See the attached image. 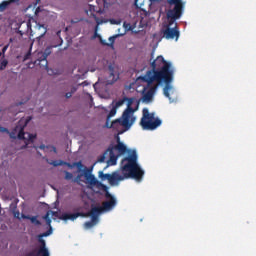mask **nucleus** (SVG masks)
<instances>
[{
	"mask_svg": "<svg viewBox=\"0 0 256 256\" xmlns=\"http://www.w3.org/2000/svg\"><path fill=\"white\" fill-rule=\"evenodd\" d=\"M151 70H148L146 75L141 77L142 81L149 85L153 83H165L166 86L163 89L165 97L171 99L169 90L171 89V82L173 81V75H175V69L171 66L170 62L165 61L163 56H158L151 63Z\"/></svg>",
	"mask_w": 256,
	"mask_h": 256,
	"instance_id": "nucleus-1",
	"label": "nucleus"
},
{
	"mask_svg": "<svg viewBox=\"0 0 256 256\" xmlns=\"http://www.w3.org/2000/svg\"><path fill=\"white\" fill-rule=\"evenodd\" d=\"M122 173L113 172L112 174H105L103 171L98 172V177L101 181H108L111 185H119V181H125V179H135V181H143L145 171L141 169V166L137 164V156L135 152L130 157H125L122 160Z\"/></svg>",
	"mask_w": 256,
	"mask_h": 256,
	"instance_id": "nucleus-2",
	"label": "nucleus"
},
{
	"mask_svg": "<svg viewBox=\"0 0 256 256\" xmlns=\"http://www.w3.org/2000/svg\"><path fill=\"white\" fill-rule=\"evenodd\" d=\"M122 173L113 172L112 174H105L103 171L98 172V177L101 181H108L111 185H119V181H125V179H135V181H143L145 171L141 169V166L137 164V156L135 152L130 157H125L122 160Z\"/></svg>",
	"mask_w": 256,
	"mask_h": 256,
	"instance_id": "nucleus-3",
	"label": "nucleus"
},
{
	"mask_svg": "<svg viewBox=\"0 0 256 256\" xmlns=\"http://www.w3.org/2000/svg\"><path fill=\"white\" fill-rule=\"evenodd\" d=\"M169 9L166 12L168 24H166L160 31L162 39H167V41H179L181 37V32L179 31V26L173 24L175 21L183 17V11L185 9V4L183 0H167Z\"/></svg>",
	"mask_w": 256,
	"mask_h": 256,
	"instance_id": "nucleus-4",
	"label": "nucleus"
},
{
	"mask_svg": "<svg viewBox=\"0 0 256 256\" xmlns=\"http://www.w3.org/2000/svg\"><path fill=\"white\" fill-rule=\"evenodd\" d=\"M126 101H128L127 108L124 110L121 118H118L112 122L113 129H119V127L131 129V125L135 123L133 112L139 109V100H137V98H127Z\"/></svg>",
	"mask_w": 256,
	"mask_h": 256,
	"instance_id": "nucleus-5",
	"label": "nucleus"
},
{
	"mask_svg": "<svg viewBox=\"0 0 256 256\" xmlns=\"http://www.w3.org/2000/svg\"><path fill=\"white\" fill-rule=\"evenodd\" d=\"M0 133H8L10 139H15L17 137L20 141H25L26 147L37 139V134L25 133V130L23 129H13L11 132L9 129H0Z\"/></svg>",
	"mask_w": 256,
	"mask_h": 256,
	"instance_id": "nucleus-6",
	"label": "nucleus"
},
{
	"mask_svg": "<svg viewBox=\"0 0 256 256\" xmlns=\"http://www.w3.org/2000/svg\"><path fill=\"white\" fill-rule=\"evenodd\" d=\"M161 119L155 117L154 113H149L147 108L143 109V117L141 119V125L143 129H157V127H161Z\"/></svg>",
	"mask_w": 256,
	"mask_h": 256,
	"instance_id": "nucleus-7",
	"label": "nucleus"
},
{
	"mask_svg": "<svg viewBox=\"0 0 256 256\" xmlns=\"http://www.w3.org/2000/svg\"><path fill=\"white\" fill-rule=\"evenodd\" d=\"M106 201L102 202V206H94V211H96L97 215H101V213H107L109 211H113L117 205V199L115 196L110 194L109 191L105 192Z\"/></svg>",
	"mask_w": 256,
	"mask_h": 256,
	"instance_id": "nucleus-8",
	"label": "nucleus"
},
{
	"mask_svg": "<svg viewBox=\"0 0 256 256\" xmlns=\"http://www.w3.org/2000/svg\"><path fill=\"white\" fill-rule=\"evenodd\" d=\"M46 161L49 165H53V167H61L63 165H66V167H69L70 169H73L74 167H77L79 173H81V171H83V167H85L83 165V162H81V161L74 162L73 164H71L69 162H65L63 160H52V161H50L49 159H46Z\"/></svg>",
	"mask_w": 256,
	"mask_h": 256,
	"instance_id": "nucleus-9",
	"label": "nucleus"
},
{
	"mask_svg": "<svg viewBox=\"0 0 256 256\" xmlns=\"http://www.w3.org/2000/svg\"><path fill=\"white\" fill-rule=\"evenodd\" d=\"M113 149V152L115 153V151H118V155H125V153L128 155L126 157H131V155H135L136 157V165H139V163H137V150L135 149H129L127 148V146L125 144H123V142H119V144L115 145L114 147L110 148Z\"/></svg>",
	"mask_w": 256,
	"mask_h": 256,
	"instance_id": "nucleus-10",
	"label": "nucleus"
},
{
	"mask_svg": "<svg viewBox=\"0 0 256 256\" xmlns=\"http://www.w3.org/2000/svg\"><path fill=\"white\" fill-rule=\"evenodd\" d=\"M51 233H53L52 227H50V229L48 231L38 235V241H39V243H41V246L38 250V255L49 256V250L46 247L45 240L43 239V237H49V235H51Z\"/></svg>",
	"mask_w": 256,
	"mask_h": 256,
	"instance_id": "nucleus-11",
	"label": "nucleus"
},
{
	"mask_svg": "<svg viewBox=\"0 0 256 256\" xmlns=\"http://www.w3.org/2000/svg\"><path fill=\"white\" fill-rule=\"evenodd\" d=\"M84 178L86 179L87 183H89V185H91L92 187H95V185H97L98 187H103L104 189H107V186L99 182L98 179L95 178V175L91 174V170H89L87 167L84 168Z\"/></svg>",
	"mask_w": 256,
	"mask_h": 256,
	"instance_id": "nucleus-12",
	"label": "nucleus"
},
{
	"mask_svg": "<svg viewBox=\"0 0 256 256\" xmlns=\"http://www.w3.org/2000/svg\"><path fill=\"white\" fill-rule=\"evenodd\" d=\"M157 87L158 85H154V86H150V89L147 91V88H143V96L142 99L143 101H145L146 103H149L151 101V99H153V96L155 95V91H157ZM147 91V92H145Z\"/></svg>",
	"mask_w": 256,
	"mask_h": 256,
	"instance_id": "nucleus-13",
	"label": "nucleus"
},
{
	"mask_svg": "<svg viewBox=\"0 0 256 256\" xmlns=\"http://www.w3.org/2000/svg\"><path fill=\"white\" fill-rule=\"evenodd\" d=\"M49 54L38 52V59L33 62V65H39L40 67H47V57Z\"/></svg>",
	"mask_w": 256,
	"mask_h": 256,
	"instance_id": "nucleus-14",
	"label": "nucleus"
},
{
	"mask_svg": "<svg viewBox=\"0 0 256 256\" xmlns=\"http://www.w3.org/2000/svg\"><path fill=\"white\" fill-rule=\"evenodd\" d=\"M99 221V214H94L91 216V221H87L84 223L85 229H92V227H95L97 225V222Z\"/></svg>",
	"mask_w": 256,
	"mask_h": 256,
	"instance_id": "nucleus-15",
	"label": "nucleus"
},
{
	"mask_svg": "<svg viewBox=\"0 0 256 256\" xmlns=\"http://www.w3.org/2000/svg\"><path fill=\"white\" fill-rule=\"evenodd\" d=\"M115 115H117V108L113 106L107 116V119H106L105 127H107V129H115V128H113V122L109 126V121H110L111 117H115Z\"/></svg>",
	"mask_w": 256,
	"mask_h": 256,
	"instance_id": "nucleus-16",
	"label": "nucleus"
},
{
	"mask_svg": "<svg viewBox=\"0 0 256 256\" xmlns=\"http://www.w3.org/2000/svg\"><path fill=\"white\" fill-rule=\"evenodd\" d=\"M109 71H110V75L108 77L107 80V84L108 85H113V83H115V81H117V79H119V75L115 74V70H113V67H109Z\"/></svg>",
	"mask_w": 256,
	"mask_h": 256,
	"instance_id": "nucleus-17",
	"label": "nucleus"
},
{
	"mask_svg": "<svg viewBox=\"0 0 256 256\" xmlns=\"http://www.w3.org/2000/svg\"><path fill=\"white\" fill-rule=\"evenodd\" d=\"M31 117H27V118H21L18 121V125L15 127V129H25V127H27V125H29L30 121H31Z\"/></svg>",
	"mask_w": 256,
	"mask_h": 256,
	"instance_id": "nucleus-18",
	"label": "nucleus"
},
{
	"mask_svg": "<svg viewBox=\"0 0 256 256\" xmlns=\"http://www.w3.org/2000/svg\"><path fill=\"white\" fill-rule=\"evenodd\" d=\"M78 218V214L77 213H64L60 216V219H62V221H75V219Z\"/></svg>",
	"mask_w": 256,
	"mask_h": 256,
	"instance_id": "nucleus-19",
	"label": "nucleus"
},
{
	"mask_svg": "<svg viewBox=\"0 0 256 256\" xmlns=\"http://www.w3.org/2000/svg\"><path fill=\"white\" fill-rule=\"evenodd\" d=\"M109 153L110 159L108 160V165H117V159L119 158V155H116L113 149H109Z\"/></svg>",
	"mask_w": 256,
	"mask_h": 256,
	"instance_id": "nucleus-20",
	"label": "nucleus"
},
{
	"mask_svg": "<svg viewBox=\"0 0 256 256\" xmlns=\"http://www.w3.org/2000/svg\"><path fill=\"white\" fill-rule=\"evenodd\" d=\"M78 217H93L97 215V211H95V206H92L89 212H77Z\"/></svg>",
	"mask_w": 256,
	"mask_h": 256,
	"instance_id": "nucleus-21",
	"label": "nucleus"
},
{
	"mask_svg": "<svg viewBox=\"0 0 256 256\" xmlns=\"http://www.w3.org/2000/svg\"><path fill=\"white\" fill-rule=\"evenodd\" d=\"M21 0H8V1H3L0 4V11L3 12L5 11V9H7L9 7V5H11V3H19Z\"/></svg>",
	"mask_w": 256,
	"mask_h": 256,
	"instance_id": "nucleus-22",
	"label": "nucleus"
},
{
	"mask_svg": "<svg viewBox=\"0 0 256 256\" xmlns=\"http://www.w3.org/2000/svg\"><path fill=\"white\" fill-rule=\"evenodd\" d=\"M21 217L22 219H28L34 225H41V221L37 219V216H29V215L22 214Z\"/></svg>",
	"mask_w": 256,
	"mask_h": 256,
	"instance_id": "nucleus-23",
	"label": "nucleus"
},
{
	"mask_svg": "<svg viewBox=\"0 0 256 256\" xmlns=\"http://www.w3.org/2000/svg\"><path fill=\"white\" fill-rule=\"evenodd\" d=\"M37 27H38L39 31H41V29H43V32L37 37V41H41V39H43V37H45V35H47V26H45L44 24H37Z\"/></svg>",
	"mask_w": 256,
	"mask_h": 256,
	"instance_id": "nucleus-24",
	"label": "nucleus"
},
{
	"mask_svg": "<svg viewBox=\"0 0 256 256\" xmlns=\"http://www.w3.org/2000/svg\"><path fill=\"white\" fill-rule=\"evenodd\" d=\"M8 65H9V60H7L5 56H3L0 62V71H5Z\"/></svg>",
	"mask_w": 256,
	"mask_h": 256,
	"instance_id": "nucleus-25",
	"label": "nucleus"
},
{
	"mask_svg": "<svg viewBox=\"0 0 256 256\" xmlns=\"http://www.w3.org/2000/svg\"><path fill=\"white\" fill-rule=\"evenodd\" d=\"M125 101H127V97H124L118 101H113V107L116 109H119V107H122V105H125Z\"/></svg>",
	"mask_w": 256,
	"mask_h": 256,
	"instance_id": "nucleus-26",
	"label": "nucleus"
},
{
	"mask_svg": "<svg viewBox=\"0 0 256 256\" xmlns=\"http://www.w3.org/2000/svg\"><path fill=\"white\" fill-rule=\"evenodd\" d=\"M121 35L123 34H116L114 36L109 37V47H113V45H115V39H117V37H121Z\"/></svg>",
	"mask_w": 256,
	"mask_h": 256,
	"instance_id": "nucleus-27",
	"label": "nucleus"
},
{
	"mask_svg": "<svg viewBox=\"0 0 256 256\" xmlns=\"http://www.w3.org/2000/svg\"><path fill=\"white\" fill-rule=\"evenodd\" d=\"M64 174H65L64 179H65L66 181H73V179H74V178H73V173H71V172L65 170V171H64Z\"/></svg>",
	"mask_w": 256,
	"mask_h": 256,
	"instance_id": "nucleus-28",
	"label": "nucleus"
},
{
	"mask_svg": "<svg viewBox=\"0 0 256 256\" xmlns=\"http://www.w3.org/2000/svg\"><path fill=\"white\" fill-rule=\"evenodd\" d=\"M50 213L47 212L44 216H43V219L44 221H46V224L48 225V227L51 228V217H50Z\"/></svg>",
	"mask_w": 256,
	"mask_h": 256,
	"instance_id": "nucleus-29",
	"label": "nucleus"
},
{
	"mask_svg": "<svg viewBox=\"0 0 256 256\" xmlns=\"http://www.w3.org/2000/svg\"><path fill=\"white\" fill-rule=\"evenodd\" d=\"M75 91H77V88H72L71 92H68L65 94L66 99H71V97H73V93H75Z\"/></svg>",
	"mask_w": 256,
	"mask_h": 256,
	"instance_id": "nucleus-30",
	"label": "nucleus"
},
{
	"mask_svg": "<svg viewBox=\"0 0 256 256\" xmlns=\"http://www.w3.org/2000/svg\"><path fill=\"white\" fill-rule=\"evenodd\" d=\"M123 27L124 29H126V31H133V27L131 26L130 23L124 22Z\"/></svg>",
	"mask_w": 256,
	"mask_h": 256,
	"instance_id": "nucleus-31",
	"label": "nucleus"
},
{
	"mask_svg": "<svg viewBox=\"0 0 256 256\" xmlns=\"http://www.w3.org/2000/svg\"><path fill=\"white\" fill-rule=\"evenodd\" d=\"M81 177H84V174H78L76 178L72 179V183H79Z\"/></svg>",
	"mask_w": 256,
	"mask_h": 256,
	"instance_id": "nucleus-32",
	"label": "nucleus"
},
{
	"mask_svg": "<svg viewBox=\"0 0 256 256\" xmlns=\"http://www.w3.org/2000/svg\"><path fill=\"white\" fill-rule=\"evenodd\" d=\"M13 215L16 219H23V217H21V213L19 212V210H14Z\"/></svg>",
	"mask_w": 256,
	"mask_h": 256,
	"instance_id": "nucleus-33",
	"label": "nucleus"
},
{
	"mask_svg": "<svg viewBox=\"0 0 256 256\" xmlns=\"http://www.w3.org/2000/svg\"><path fill=\"white\" fill-rule=\"evenodd\" d=\"M110 23H111L112 25H121V20L111 19V20H110Z\"/></svg>",
	"mask_w": 256,
	"mask_h": 256,
	"instance_id": "nucleus-34",
	"label": "nucleus"
},
{
	"mask_svg": "<svg viewBox=\"0 0 256 256\" xmlns=\"http://www.w3.org/2000/svg\"><path fill=\"white\" fill-rule=\"evenodd\" d=\"M100 43H101V45H104L105 47H109V43H107V41L103 40L102 38H100Z\"/></svg>",
	"mask_w": 256,
	"mask_h": 256,
	"instance_id": "nucleus-35",
	"label": "nucleus"
},
{
	"mask_svg": "<svg viewBox=\"0 0 256 256\" xmlns=\"http://www.w3.org/2000/svg\"><path fill=\"white\" fill-rule=\"evenodd\" d=\"M7 49H9V45H6L2 48V55H5V53H7Z\"/></svg>",
	"mask_w": 256,
	"mask_h": 256,
	"instance_id": "nucleus-36",
	"label": "nucleus"
},
{
	"mask_svg": "<svg viewBox=\"0 0 256 256\" xmlns=\"http://www.w3.org/2000/svg\"><path fill=\"white\" fill-rule=\"evenodd\" d=\"M27 59H31V52H28V53L24 56V61H27Z\"/></svg>",
	"mask_w": 256,
	"mask_h": 256,
	"instance_id": "nucleus-37",
	"label": "nucleus"
},
{
	"mask_svg": "<svg viewBox=\"0 0 256 256\" xmlns=\"http://www.w3.org/2000/svg\"><path fill=\"white\" fill-rule=\"evenodd\" d=\"M38 148H40L42 151H45V149H47V146H45V144H41Z\"/></svg>",
	"mask_w": 256,
	"mask_h": 256,
	"instance_id": "nucleus-38",
	"label": "nucleus"
},
{
	"mask_svg": "<svg viewBox=\"0 0 256 256\" xmlns=\"http://www.w3.org/2000/svg\"><path fill=\"white\" fill-rule=\"evenodd\" d=\"M116 141H117V144L122 143L121 138L119 137V135H116Z\"/></svg>",
	"mask_w": 256,
	"mask_h": 256,
	"instance_id": "nucleus-39",
	"label": "nucleus"
},
{
	"mask_svg": "<svg viewBox=\"0 0 256 256\" xmlns=\"http://www.w3.org/2000/svg\"><path fill=\"white\" fill-rule=\"evenodd\" d=\"M126 131H128L127 129H123L120 132H118V135H123V133H125Z\"/></svg>",
	"mask_w": 256,
	"mask_h": 256,
	"instance_id": "nucleus-40",
	"label": "nucleus"
},
{
	"mask_svg": "<svg viewBox=\"0 0 256 256\" xmlns=\"http://www.w3.org/2000/svg\"><path fill=\"white\" fill-rule=\"evenodd\" d=\"M103 161H105V156H101V157L99 158V162H100V163H103Z\"/></svg>",
	"mask_w": 256,
	"mask_h": 256,
	"instance_id": "nucleus-41",
	"label": "nucleus"
},
{
	"mask_svg": "<svg viewBox=\"0 0 256 256\" xmlns=\"http://www.w3.org/2000/svg\"><path fill=\"white\" fill-rule=\"evenodd\" d=\"M27 27H31V22H28V23H27Z\"/></svg>",
	"mask_w": 256,
	"mask_h": 256,
	"instance_id": "nucleus-42",
	"label": "nucleus"
},
{
	"mask_svg": "<svg viewBox=\"0 0 256 256\" xmlns=\"http://www.w3.org/2000/svg\"><path fill=\"white\" fill-rule=\"evenodd\" d=\"M54 153H57V148L53 147Z\"/></svg>",
	"mask_w": 256,
	"mask_h": 256,
	"instance_id": "nucleus-43",
	"label": "nucleus"
},
{
	"mask_svg": "<svg viewBox=\"0 0 256 256\" xmlns=\"http://www.w3.org/2000/svg\"><path fill=\"white\" fill-rule=\"evenodd\" d=\"M53 215H57V212H52Z\"/></svg>",
	"mask_w": 256,
	"mask_h": 256,
	"instance_id": "nucleus-44",
	"label": "nucleus"
},
{
	"mask_svg": "<svg viewBox=\"0 0 256 256\" xmlns=\"http://www.w3.org/2000/svg\"><path fill=\"white\" fill-rule=\"evenodd\" d=\"M2 55H3L2 52H0V57H1Z\"/></svg>",
	"mask_w": 256,
	"mask_h": 256,
	"instance_id": "nucleus-45",
	"label": "nucleus"
},
{
	"mask_svg": "<svg viewBox=\"0 0 256 256\" xmlns=\"http://www.w3.org/2000/svg\"><path fill=\"white\" fill-rule=\"evenodd\" d=\"M0 129H5V128L0 126Z\"/></svg>",
	"mask_w": 256,
	"mask_h": 256,
	"instance_id": "nucleus-46",
	"label": "nucleus"
},
{
	"mask_svg": "<svg viewBox=\"0 0 256 256\" xmlns=\"http://www.w3.org/2000/svg\"><path fill=\"white\" fill-rule=\"evenodd\" d=\"M29 255H30V256L33 255V252H31Z\"/></svg>",
	"mask_w": 256,
	"mask_h": 256,
	"instance_id": "nucleus-47",
	"label": "nucleus"
}]
</instances>
